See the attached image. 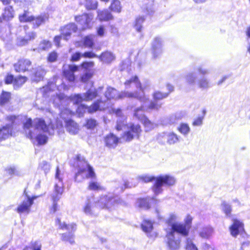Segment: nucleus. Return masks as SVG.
Wrapping results in <instances>:
<instances>
[{
  "label": "nucleus",
  "instance_id": "603ef678",
  "mask_svg": "<svg viewBox=\"0 0 250 250\" xmlns=\"http://www.w3.org/2000/svg\"><path fill=\"white\" fill-rule=\"evenodd\" d=\"M41 243L40 241H36L31 242L30 247H26L23 250H27L28 248H30L32 250H41Z\"/></svg>",
  "mask_w": 250,
  "mask_h": 250
},
{
  "label": "nucleus",
  "instance_id": "3c124183",
  "mask_svg": "<svg viewBox=\"0 0 250 250\" xmlns=\"http://www.w3.org/2000/svg\"><path fill=\"white\" fill-rule=\"evenodd\" d=\"M186 249V250H198L196 246L194 244L193 240L190 238L187 239Z\"/></svg>",
  "mask_w": 250,
  "mask_h": 250
},
{
  "label": "nucleus",
  "instance_id": "412c9836",
  "mask_svg": "<svg viewBox=\"0 0 250 250\" xmlns=\"http://www.w3.org/2000/svg\"><path fill=\"white\" fill-rule=\"evenodd\" d=\"M31 64V62L27 59H21L14 65L16 72H24L28 71Z\"/></svg>",
  "mask_w": 250,
  "mask_h": 250
},
{
  "label": "nucleus",
  "instance_id": "9d476101",
  "mask_svg": "<svg viewBox=\"0 0 250 250\" xmlns=\"http://www.w3.org/2000/svg\"><path fill=\"white\" fill-rule=\"evenodd\" d=\"M106 103L101 99H97L90 106H86L84 105H80L77 110V112L80 115H83L87 110L90 113H94L98 110H103L106 108Z\"/></svg>",
  "mask_w": 250,
  "mask_h": 250
},
{
  "label": "nucleus",
  "instance_id": "49530a36",
  "mask_svg": "<svg viewBox=\"0 0 250 250\" xmlns=\"http://www.w3.org/2000/svg\"><path fill=\"white\" fill-rule=\"evenodd\" d=\"M221 208L227 217H230L232 210L231 206L226 202H223L221 204Z\"/></svg>",
  "mask_w": 250,
  "mask_h": 250
},
{
  "label": "nucleus",
  "instance_id": "72a5a7b5",
  "mask_svg": "<svg viewBox=\"0 0 250 250\" xmlns=\"http://www.w3.org/2000/svg\"><path fill=\"white\" fill-rule=\"evenodd\" d=\"M213 232V229L210 226L203 228L199 231V236L205 239H208Z\"/></svg>",
  "mask_w": 250,
  "mask_h": 250
},
{
  "label": "nucleus",
  "instance_id": "79ce46f5",
  "mask_svg": "<svg viewBox=\"0 0 250 250\" xmlns=\"http://www.w3.org/2000/svg\"><path fill=\"white\" fill-rule=\"evenodd\" d=\"M55 87L56 85L54 83L49 82L48 83L47 85L41 88V90L44 96H48V92L50 91L54 90Z\"/></svg>",
  "mask_w": 250,
  "mask_h": 250
},
{
  "label": "nucleus",
  "instance_id": "a18cd8bd",
  "mask_svg": "<svg viewBox=\"0 0 250 250\" xmlns=\"http://www.w3.org/2000/svg\"><path fill=\"white\" fill-rule=\"evenodd\" d=\"M110 8L112 11L120 13L122 8L120 5V1L119 0H112Z\"/></svg>",
  "mask_w": 250,
  "mask_h": 250
},
{
  "label": "nucleus",
  "instance_id": "39448f33",
  "mask_svg": "<svg viewBox=\"0 0 250 250\" xmlns=\"http://www.w3.org/2000/svg\"><path fill=\"white\" fill-rule=\"evenodd\" d=\"M103 87L100 86L97 88H90L83 94H75L71 96V100L75 104H79L82 101H91L96 98H100L106 103V108L108 107L107 102L103 100L101 97L102 94L103 93Z\"/></svg>",
  "mask_w": 250,
  "mask_h": 250
},
{
  "label": "nucleus",
  "instance_id": "c85d7f7f",
  "mask_svg": "<svg viewBox=\"0 0 250 250\" xmlns=\"http://www.w3.org/2000/svg\"><path fill=\"white\" fill-rule=\"evenodd\" d=\"M98 58L104 63H110L115 59V56L112 52L105 51L98 56Z\"/></svg>",
  "mask_w": 250,
  "mask_h": 250
},
{
  "label": "nucleus",
  "instance_id": "774afa93",
  "mask_svg": "<svg viewBox=\"0 0 250 250\" xmlns=\"http://www.w3.org/2000/svg\"><path fill=\"white\" fill-rule=\"evenodd\" d=\"M58 55L56 52H53L49 54L48 57V61L49 62H54L57 60Z\"/></svg>",
  "mask_w": 250,
  "mask_h": 250
},
{
  "label": "nucleus",
  "instance_id": "b1692460",
  "mask_svg": "<svg viewBox=\"0 0 250 250\" xmlns=\"http://www.w3.org/2000/svg\"><path fill=\"white\" fill-rule=\"evenodd\" d=\"M119 141V138L111 133L106 135L104 139L105 146L110 148H114L117 146Z\"/></svg>",
  "mask_w": 250,
  "mask_h": 250
},
{
  "label": "nucleus",
  "instance_id": "de8ad7c7",
  "mask_svg": "<svg viewBox=\"0 0 250 250\" xmlns=\"http://www.w3.org/2000/svg\"><path fill=\"white\" fill-rule=\"evenodd\" d=\"M84 5L87 10H94L97 8L98 2L96 0H85Z\"/></svg>",
  "mask_w": 250,
  "mask_h": 250
},
{
  "label": "nucleus",
  "instance_id": "338daca9",
  "mask_svg": "<svg viewBox=\"0 0 250 250\" xmlns=\"http://www.w3.org/2000/svg\"><path fill=\"white\" fill-rule=\"evenodd\" d=\"M7 172L11 175H19V172L15 167H11L7 169Z\"/></svg>",
  "mask_w": 250,
  "mask_h": 250
},
{
  "label": "nucleus",
  "instance_id": "f704fd0d",
  "mask_svg": "<svg viewBox=\"0 0 250 250\" xmlns=\"http://www.w3.org/2000/svg\"><path fill=\"white\" fill-rule=\"evenodd\" d=\"M45 73V71L41 67L37 68L32 78V81L36 82L40 81L43 79Z\"/></svg>",
  "mask_w": 250,
  "mask_h": 250
},
{
  "label": "nucleus",
  "instance_id": "c9c22d12",
  "mask_svg": "<svg viewBox=\"0 0 250 250\" xmlns=\"http://www.w3.org/2000/svg\"><path fill=\"white\" fill-rule=\"evenodd\" d=\"M98 17L100 21H108L113 18L111 14L107 10L98 11Z\"/></svg>",
  "mask_w": 250,
  "mask_h": 250
},
{
  "label": "nucleus",
  "instance_id": "6e6d98bb",
  "mask_svg": "<svg viewBox=\"0 0 250 250\" xmlns=\"http://www.w3.org/2000/svg\"><path fill=\"white\" fill-rule=\"evenodd\" d=\"M92 73L90 70H86V71L83 74L81 77V81L83 83H85L89 80L92 77Z\"/></svg>",
  "mask_w": 250,
  "mask_h": 250
},
{
  "label": "nucleus",
  "instance_id": "cd10ccee",
  "mask_svg": "<svg viewBox=\"0 0 250 250\" xmlns=\"http://www.w3.org/2000/svg\"><path fill=\"white\" fill-rule=\"evenodd\" d=\"M14 10L11 6H7L5 7L2 14V18L4 21H10L14 17Z\"/></svg>",
  "mask_w": 250,
  "mask_h": 250
},
{
  "label": "nucleus",
  "instance_id": "c756f323",
  "mask_svg": "<svg viewBox=\"0 0 250 250\" xmlns=\"http://www.w3.org/2000/svg\"><path fill=\"white\" fill-rule=\"evenodd\" d=\"M146 99L144 101H141V100H138L141 103H143V104L140 107L137 108L134 110V116L139 120V116L141 115V114H144V111L146 109H149L148 108V99L146 97Z\"/></svg>",
  "mask_w": 250,
  "mask_h": 250
},
{
  "label": "nucleus",
  "instance_id": "7c9ffc66",
  "mask_svg": "<svg viewBox=\"0 0 250 250\" xmlns=\"http://www.w3.org/2000/svg\"><path fill=\"white\" fill-rule=\"evenodd\" d=\"M66 129L67 131L72 134L78 132V125L72 120H68L65 122Z\"/></svg>",
  "mask_w": 250,
  "mask_h": 250
},
{
  "label": "nucleus",
  "instance_id": "a19ab883",
  "mask_svg": "<svg viewBox=\"0 0 250 250\" xmlns=\"http://www.w3.org/2000/svg\"><path fill=\"white\" fill-rule=\"evenodd\" d=\"M69 100L68 98L65 97L64 95L63 94H60L57 96L56 100L55 102L56 101H58L59 103H57L58 107L61 109L62 108L63 104H65V103L67 104V101Z\"/></svg>",
  "mask_w": 250,
  "mask_h": 250
},
{
  "label": "nucleus",
  "instance_id": "6e6552de",
  "mask_svg": "<svg viewBox=\"0 0 250 250\" xmlns=\"http://www.w3.org/2000/svg\"><path fill=\"white\" fill-rule=\"evenodd\" d=\"M55 178L58 181L55 184L54 191L52 196L53 205L51 211L53 213L57 210V202L61 198L63 192V184L62 178L60 177V170L58 167L56 168Z\"/></svg>",
  "mask_w": 250,
  "mask_h": 250
},
{
  "label": "nucleus",
  "instance_id": "473e14b6",
  "mask_svg": "<svg viewBox=\"0 0 250 250\" xmlns=\"http://www.w3.org/2000/svg\"><path fill=\"white\" fill-rule=\"evenodd\" d=\"M131 187L132 185L130 186L127 181H122L120 183H115L114 191L117 193L122 192L126 188H131Z\"/></svg>",
  "mask_w": 250,
  "mask_h": 250
},
{
  "label": "nucleus",
  "instance_id": "13d9d810",
  "mask_svg": "<svg viewBox=\"0 0 250 250\" xmlns=\"http://www.w3.org/2000/svg\"><path fill=\"white\" fill-rule=\"evenodd\" d=\"M40 167L44 171L45 174L49 171L50 169V165L46 161L41 162Z\"/></svg>",
  "mask_w": 250,
  "mask_h": 250
},
{
  "label": "nucleus",
  "instance_id": "aec40b11",
  "mask_svg": "<svg viewBox=\"0 0 250 250\" xmlns=\"http://www.w3.org/2000/svg\"><path fill=\"white\" fill-rule=\"evenodd\" d=\"M78 29L77 25L74 23H69L61 29V34L63 39L67 41L72 33L76 32Z\"/></svg>",
  "mask_w": 250,
  "mask_h": 250
},
{
  "label": "nucleus",
  "instance_id": "052dcab7",
  "mask_svg": "<svg viewBox=\"0 0 250 250\" xmlns=\"http://www.w3.org/2000/svg\"><path fill=\"white\" fill-rule=\"evenodd\" d=\"M51 42L47 41H43L39 44V48L40 49L45 50L51 47Z\"/></svg>",
  "mask_w": 250,
  "mask_h": 250
},
{
  "label": "nucleus",
  "instance_id": "bb28decb",
  "mask_svg": "<svg viewBox=\"0 0 250 250\" xmlns=\"http://www.w3.org/2000/svg\"><path fill=\"white\" fill-rule=\"evenodd\" d=\"M197 74L194 72H188L185 76L186 83L192 87L197 84Z\"/></svg>",
  "mask_w": 250,
  "mask_h": 250
},
{
  "label": "nucleus",
  "instance_id": "864d4df0",
  "mask_svg": "<svg viewBox=\"0 0 250 250\" xmlns=\"http://www.w3.org/2000/svg\"><path fill=\"white\" fill-rule=\"evenodd\" d=\"M179 131L183 135H188L190 131V128L187 124H181L178 128Z\"/></svg>",
  "mask_w": 250,
  "mask_h": 250
},
{
  "label": "nucleus",
  "instance_id": "f8f14e48",
  "mask_svg": "<svg viewBox=\"0 0 250 250\" xmlns=\"http://www.w3.org/2000/svg\"><path fill=\"white\" fill-rule=\"evenodd\" d=\"M24 195L22 196L24 198L22 203L19 205L16 209L18 213L21 214L22 213H28L30 211V208L33 204L34 200L36 199V197H30L24 193Z\"/></svg>",
  "mask_w": 250,
  "mask_h": 250
},
{
  "label": "nucleus",
  "instance_id": "69168bd1",
  "mask_svg": "<svg viewBox=\"0 0 250 250\" xmlns=\"http://www.w3.org/2000/svg\"><path fill=\"white\" fill-rule=\"evenodd\" d=\"M241 250H244V249H245L246 248H247L250 245V237H248L246 240L245 241H242V240H241Z\"/></svg>",
  "mask_w": 250,
  "mask_h": 250
},
{
  "label": "nucleus",
  "instance_id": "2eb2a0df",
  "mask_svg": "<svg viewBox=\"0 0 250 250\" xmlns=\"http://www.w3.org/2000/svg\"><path fill=\"white\" fill-rule=\"evenodd\" d=\"M92 19L93 16L89 14H84L82 15L75 16V17L76 21L80 24V28L83 30L91 27V21Z\"/></svg>",
  "mask_w": 250,
  "mask_h": 250
},
{
  "label": "nucleus",
  "instance_id": "393cba45",
  "mask_svg": "<svg viewBox=\"0 0 250 250\" xmlns=\"http://www.w3.org/2000/svg\"><path fill=\"white\" fill-rule=\"evenodd\" d=\"M231 234L236 237L244 230L243 224L237 219L233 220V224L229 228Z\"/></svg>",
  "mask_w": 250,
  "mask_h": 250
},
{
  "label": "nucleus",
  "instance_id": "7ed1b4c3",
  "mask_svg": "<svg viewBox=\"0 0 250 250\" xmlns=\"http://www.w3.org/2000/svg\"><path fill=\"white\" fill-rule=\"evenodd\" d=\"M75 165L78 169L74 177L75 182H81L85 178H93L95 176L93 167L81 155L77 156Z\"/></svg>",
  "mask_w": 250,
  "mask_h": 250
},
{
  "label": "nucleus",
  "instance_id": "680f3d73",
  "mask_svg": "<svg viewBox=\"0 0 250 250\" xmlns=\"http://www.w3.org/2000/svg\"><path fill=\"white\" fill-rule=\"evenodd\" d=\"M97 122L93 119H88L86 121V126L88 128L92 129L97 125Z\"/></svg>",
  "mask_w": 250,
  "mask_h": 250
},
{
  "label": "nucleus",
  "instance_id": "f257e3e1",
  "mask_svg": "<svg viewBox=\"0 0 250 250\" xmlns=\"http://www.w3.org/2000/svg\"><path fill=\"white\" fill-rule=\"evenodd\" d=\"M126 205V202L118 195L112 193L102 195L96 203L93 198H87L83 207L84 212L88 215H97L100 208L111 209L115 206Z\"/></svg>",
  "mask_w": 250,
  "mask_h": 250
},
{
  "label": "nucleus",
  "instance_id": "ea45409f",
  "mask_svg": "<svg viewBox=\"0 0 250 250\" xmlns=\"http://www.w3.org/2000/svg\"><path fill=\"white\" fill-rule=\"evenodd\" d=\"M47 19V17L46 15H41L36 18L34 17V20L32 21H33L34 26L38 27L42 24L44 23Z\"/></svg>",
  "mask_w": 250,
  "mask_h": 250
},
{
  "label": "nucleus",
  "instance_id": "dca6fc26",
  "mask_svg": "<svg viewBox=\"0 0 250 250\" xmlns=\"http://www.w3.org/2000/svg\"><path fill=\"white\" fill-rule=\"evenodd\" d=\"M16 118L15 116H7V120L11 123L0 128V142L7 139L11 135L13 123Z\"/></svg>",
  "mask_w": 250,
  "mask_h": 250
},
{
  "label": "nucleus",
  "instance_id": "1a4fd4ad",
  "mask_svg": "<svg viewBox=\"0 0 250 250\" xmlns=\"http://www.w3.org/2000/svg\"><path fill=\"white\" fill-rule=\"evenodd\" d=\"M56 223L57 224H58L61 229H65L68 231V232L64 233L62 234V240L68 242L71 245H73L75 243L74 232L76 230V225L74 223L66 224L65 222L62 223L59 218L56 220Z\"/></svg>",
  "mask_w": 250,
  "mask_h": 250
},
{
  "label": "nucleus",
  "instance_id": "e2e57ef3",
  "mask_svg": "<svg viewBox=\"0 0 250 250\" xmlns=\"http://www.w3.org/2000/svg\"><path fill=\"white\" fill-rule=\"evenodd\" d=\"M29 39L27 38L19 37L17 40V43L19 46H23L27 43Z\"/></svg>",
  "mask_w": 250,
  "mask_h": 250
},
{
  "label": "nucleus",
  "instance_id": "2f4dec72",
  "mask_svg": "<svg viewBox=\"0 0 250 250\" xmlns=\"http://www.w3.org/2000/svg\"><path fill=\"white\" fill-rule=\"evenodd\" d=\"M114 112L115 113V114L122 118V119H123L124 120L122 121V120L118 119L117 121V125H116V129L117 130L119 131L122 129L123 126L125 125L126 122L125 121V117H122V110L120 108L118 109H115L113 110Z\"/></svg>",
  "mask_w": 250,
  "mask_h": 250
},
{
  "label": "nucleus",
  "instance_id": "e433bc0d",
  "mask_svg": "<svg viewBox=\"0 0 250 250\" xmlns=\"http://www.w3.org/2000/svg\"><path fill=\"white\" fill-rule=\"evenodd\" d=\"M197 84L199 88L203 89H207L210 87L209 80L205 77H202L199 79Z\"/></svg>",
  "mask_w": 250,
  "mask_h": 250
},
{
  "label": "nucleus",
  "instance_id": "f03ea898",
  "mask_svg": "<svg viewBox=\"0 0 250 250\" xmlns=\"http://www.w3.org/2000/svg\"><path fill=\"white\" fill-rule=\"evenodd\" d=\"M138 179L145 183L155 181V184L152 187L153 191L155 195H158L162 192V186L163 185L171 186L175 183V178L168 175L155 177L148 174H144L139 176Z\"/></svg>",
  "mask_w": 250,
  "mask_h": 250
},
{
  "label": "nucleus",
  "instance_id": "20e7f679",
  "mask_svg": "<svg viewBox=\"0 0 250 250\" xmlns=\"http://www.w3.org/2000/svg\"><path fill=\"white\" fill-rule=\"evenodd\" d=\"M192 218L190 215H188L185 220L184 223H179L176 222L177 216L173 214L170 215L167 221V223L170 228L167 231H176V233L186 236L188 235L191 226Z\"/></svg>",
  "mask_w": 250,
  "mask_h": 250
},
{
  "label": "nucleus",
  "instance_id": "0eeeda50",
  "mask_svg": "<svg viewBox=\"0 0 250 250\" xmlns=\"http://www.w3.org/2000/svg\"><path fill=\"white\" fill-rule=\"evenodd\" d=\"M48 127L45 123V121L41 119H37L35 122L34 131L35 138L40 145L46 144L48 140L47 136L42 134L48 131Z\"/></svg>",
  "mask_w": 250,
  "mask_h": 250
},
{
  "label": "nucleus",
  "instance_id": "37998d69",
  "mask_svg": "<svg viewBox=\"0 0 250 250\" xmlns=\"http://www.w3.org/2000/svg\"><path fill=\"white\" fill-rule=\"evenodd\" d=\"M141 227L143 230L146 233L150 232L153 229L152 223L149 220H144Z\"/></svg>",
  "mask_w": 250,
  "mask_h": 250
},
{
  "label": "nucleus",
  "instance_id": "f3484780",
  "mask_svg": "<svg viewBox=\"0 0 250 250\" xmlns=\"http://www.w3.org/2000/svg\"><path fill=\"white\" fill-rule=\"evenodd\" d=\"M125 88L126 89L133 88L134 86H135L137 89H139L141 92H139L137 91L138 93L141 95H143V96L146 98L144 93V89L142 86L141 83L139 80L138 77L137 76L132 77L129 80H126L125 83ZM136 92V91H135L134 92Z\"/></svg>",
  "mask_w": 250,
  "mask_h": 250
},
{
  "label": "nucleus",
  "instance_id": "c03bdc74",
  "mask_svg": "<svg viewBox=\"0 0 250 250\" xmlns=\"http://www.w3.org/2000/svg\"><path fill=\"white\" fill-rule=\"evenodd\" d=\"M11 99L10 92L2 91L0 95V104L2 105L8 103Z\"/></svg>",
  "mask_w": 250,
  "mask_h": 250
},
{
  "label": "nucleus",
  "instance_id": "8fccbe9b",
  "mask_svg": "<svg viewBox=\"0 0 250 250\" xmlns=\"http://www.w3.org/2000/svg\"><path fill=\"white\" fill-rule=\"evenodd\" d=\"M27 80L25 77H20L17 79H15L14 82V87L15 89L19 88L21 87Z\"/></svg>",
  "mask_w": 250,
  "mask_h": 250
},
{
  "label": "nucleus",
  "instance_id": "4468645a",
  "mask_svg": "<svg viewBox=\"0 0 250 250\" xmlns=\"http://www.w3.org/2000/svg\"><path fill=\"white\" fill-rule=\"evenodd\" d=\"M176 231H167L166 242L169 250H178L180 248V241L175 236Z\"/></svg>",
  "mask_w": 250,
  "mask_h": 250
},
{
  "label": "nucleus",
  "instance_id": "a878e982",
  "mask_svg": "<svg viewBox=\"0 0 250 250\" xmlns=\"http://www.w3.org/2000/svg\"><path fill=\"white\" fill-rule=\"evenodd\" d=\"M139 120L143 123L145 126V130L146 132L153 129L156 126V125L149 120L145 115L141 114L139 116Z\"/></svg>",
  "mask_w": 250,
  "mask_h": 250
},
{
  "label": "nucleus",
  "instance_id": "4be33fe9",
  "mask_svg": "<svg viewBox=\"0 0 250 250\" xmlns=\"http://www.w3.org/2000/svg\"><path fill=\"white\" fill-rule=\"evenodd\" d=\"M79 67L76 65H68L64 66L63 70V75L69 82H73L75 80L74 72L78 70Z\"/></svg>",
  "mask_w": 250,
  "mask_h": 250
},
{
  "label": "nucleus",
  "instance_id": "4c0bfd02",
  "mask_svg": "<svg viewBox=\"0 0 250 250\" xmlns=\"http://www.w3.org/2000/svg\"><path fill=\"white\" fill-rule=\"evenodd\" d=\"M19 21L21 22H30L34 20V17L31 15L27 11H24L22 14L19 15Z\"/></svg>",
  "mask_w": 250,
  "mask_h": 250
},
{
  "label": "nucleus",
  "instance_id": "9b49d317",
  "mask_svg": "<svg viewBox=\"0 0 250 250\" xmlns=\"http://www.w3.org/2000/svg\"><path fill=\"white\" fill-rule=\"evenodd\" d=\"M128 130L124 133L123 139L126 142L131 141L135 137L138 138L141 132V126L139 125L130 124L127 125Z\"/></svg>",
  "mask_w": 250,
  "mask_h": 250
},
{
  "label": "nucleus",
  "instance_id": "423d86ee",
  "mask_svg": "<svg viewBox=\"0 0 250 250\" xmlns=\"http://www.w3.org/2000/svg\"><path fill=\"white\" fill-rule=\"evenodd\" d=\"M104 97L107 100L111 99L117 100L124 98H134L141 101H144L146 99L143 95H141L139 94L137 92H129L128 91H124L119 93L116 89L111 87L107 88L104 93Z\"/></svg>",
  "mask_w": 250,
  "mask_h": 250
},
{
  "label": "nucleus",
  "instance_id": "bf43d9fd",
  "mask_svg": "<svg viewBox=\"0 0 250 250\" xmlns=\"http://www.w3.org/2000/svg\"><path fill=\"white\" fill-rule=\"evenodd\" d=\"M167 132H162L158 134L157 140L160 143L163 144L167 139Z\"/></svg>",
  "mask_w": 250,
  "mask_h": 250
},
{
  "label": "nucleus",
  "instance_id": "09e8293b",
  "mask_svg": "<svg viewBox=\"0 0 250 250\" xmlns=\"http://www.w3.org/2000/svg\"><path fill=\"white\" fill-rule=\"evenodd\" d=\"M144 17H137L135 20L134 28L138 32H141L142 28V23L144 22Z\"/></svg>",
  "mask_w": 250,
  "mask_h": 250
},
{
  "label": "nucleus",
  "instance_id": "5fc2aeb1",
  "mask_svg": "<svg viewBox=\"0 0 250 250\" xmlns=\"http://www.w3.org/2000/svg\"><path fill=\"white\" fill-rule=\"evenodd\" d=\"M83 43L85 46L92 48L94 45V42L91 36H87L83 39Z\"/></svg>",
  "mask_w": 250,
  "mask_h": 250
},
{
  "label": "nucleus",
  "instance_id": "4d7b16f0",
  "mask_svg": "<svg viewBox=\"0 0 250 250\" xmlns=\"http://www.w3.org/2000/svg\"><path fill=\"white\" fill-rule=\"evenodd\" d=\"M101 188L100 184L97 182H90L88 189L91 190H98Z\"/></svg>",
  "mask_w": 250,
  "mask_h": 250
},
{
  "label": "nucleus",
  "instance_id": "ddd939ff",
  "mask_svg": "<svg viewBox=\"0 0 250 250\" xmlns=\"http://www.w3.org/2000/svg\"><path fill=\"white\" fill-rule=\"evenodd\" d=\"M168 96V93H162L159 91H156L153 94L154 101H151L148 103L149 110H158L161 107L162 103L158 102Z\"/></svg>",
  "mask_w": 250,
  "mask_h": 250
},
{
  "label": "nucleus",
  "instance_id": "0e129e2a",
  "mask_svg": "<svg viewBox=\"0 0 250 250\" xmlns=\"http://www.w3.org/2000/svg\"><path fill=\"white\" fill-rule=\"evenodd\" d=\"M82 57H83V54L79 52H76L72 55L71 61L72 62L78 61Z\"/></svg>",
  "mask_w": 250,
  "mask_h": 250
},
{
  "label": "nucleus",
  "instance_id": "a211bd4d",
  "mask_svg": "<svg viewBox=\"0 0 250 250\" xmlns=\"http://www.w3.org/2000/svg\"><path fill=\"white\" fill-rule=\"evenodd\" d=\"M163 41L160 37H156L151 43V51L154 58L162 52Z\"/></svg>",
  "mask_w": 250,
  "mask_h": 250
},
{
  "label": "nucleus",
  "instance_id": "5701e85b",
  "mask_svg": "<svg viewBox=\"0 0 250 250\" xmlns=\"http://www.w3.org/2000/svg\"><path fill=\"white\" fill-rule=\"evenodd\" d=\"M37 119L34 121L33 125L32 124V119L30 118L28 119L26 122L23 124V128L24 131L28 138L30 139H33L36 131H34L35 122Z\"/></svg>",
  "mask_w": 250,
  "mask_h": 250
},
{
  "label": "nucleus",
  "instance_id": "58836bf2",
  "mask_svg": "<svg viewBox=\"0 0 250 250\" xmlns=\"http://www.w3.org/2000/svg\"><path fill=\"white\" fill-rule=\"evenodd\" d=\"M179 137L173 132H167V143L169 145L174 144L179 141Z\"/></svg>",
  "mask_w": 250,
  "mask_h": 250
},
{
  "label": "nucleus",
  "instance_id": "6ab92c4d",
  "mask_svg": "<svg viewBox=\"0 0 250 250\" xmlns=\"http://www.w3.org/2000/svg\"><path fill=\"white\" fill-rule=\"evenodd\" d=\"M159 201L153 198H145L138 199L136 202V205L140 208L148 209L152 204H157Z\"/></svg>",
  "mask_w": 250,
  "mask_h": 250
}]
</instances>
